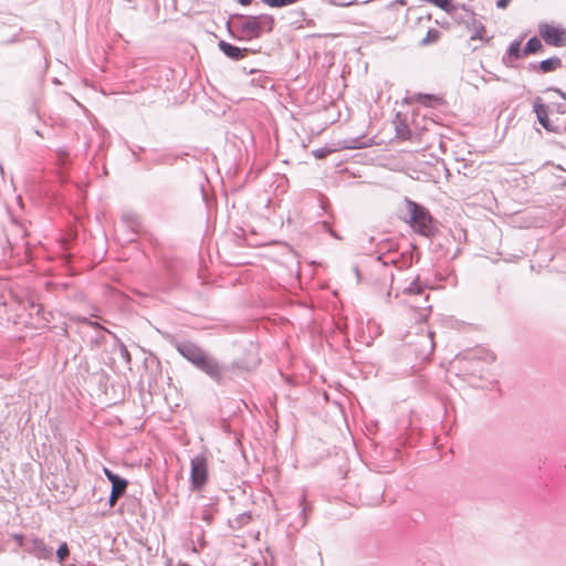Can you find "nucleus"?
Returning <instances> with one entry per match:
<instances>
[{"label":"nucleus","instance_id":"f257e3e1","mask_svg":"<svg viewBox=\"0 0 566 566\" xmlns=\"http://www.w3.org/2000/svg\"><path fill=\"white\" fill-rule=\"evenodd\" d=\"M403 220L418 233L430 237L434 232V223L429 210L415 201L406 200Z\"/></svg>","mask_w":566,"mask_h":566},{"label":"nucleus","instance_id":"f03ea898","mask_svg":"<svg viewBox=\"0 0 566 566\" xmlns=\"http://www.w3.org/2000/svg\"><path fill=\"white\" fill-rule=\"evenodd\" d=\"M273 27L271 17H247L240 22V39L252 40L259 38L263 32H270Z\"/></svg>","mask_w":566,"mask_h":566},{"label":"nucleus","instance_id":"7ed1b4c3","mask_svg":"<svg viewBox=\"0 0 566 566\" xmlns=\"http://www.w3.org/2000/svg\"><path fill=\"white\" fill-rule=\"evenodd\" d=\"M190 484L195 491L201 490L208 482V458L203 454L193 457L190 461Z\"/></svg>","mask_w":566,"mask_h":566},{"label":"nucleus","instance_id":"20e7f679","mask_svg":"<svg viewBox=\"0 0 566 566\" xmlns=\"http://www.w3.org/2000/svg\"><path fill=\"white\" fill-rule=\"evenodd\" d=\"M538 33L543 41L554 48L566 46V28L553 23H539Z\"/></svg>","mask_w":566,"mask_h":566},{"label":"nucleus","instance_id":"39448f33","mask_svg":"<svg viewBox=\"0 0 566 566\" xmlns=\"http://www.w3.org/2000/svg\"><path fill=\"white\" fill-rule=\"evenodd\" d=\"M103 472H104L106 478L112 483V492H111V496H109V505L114 506L116 504L117 500L125 493V491L127 489V485H128V482L125 479H123V478L118 476L117 474L113 473L107 468H104Z\"/></svg>","mask_w":566,"mask_h":566},{"label":"nucleus","instance_id":"423d86ee","mask_svg":"<svg viewBox=\"0 0 566 566\" xmlns=\"http://www.w3.org/2000/svg\"><path fill=\"white\" fill-rule=\"evenodd\" d=\"M533 107L539 124L548 132H557V127L554 126L548 118L547 106L541 98L534 101Z\"/></svg>","mask_w":566,"mask_h":566},{"label":"nucleus","instance_id":"0eeeda50","mask_svg":"<svg viewBox=\"0 0 566 566\" xmlns=\"http://www.w3.org/2000/svg\"><path fill=\"white\" fill-rule=\"evenodd\" d=\"M179 353L197 367L203 361L207 355L197 346L185 345L178 348Z\"/></svg>","mask_w":566,"mask_h":566},{"label":"nucleus","instance_id":"6e6552de","mask_svg":"<svg viewBox=\"0 0 566 566\" xmlns=\"http://www.w3.org/2000/svg\"><path fill=\"white\" fill-rule=\"evenodd\" d=\"M411 102L423 105L424 107L434 108L444 103L443 98L432 94H416L411 96Z\"/></svg>","mask_w":566,"mask_h":566},{"label":"nucleus","instance_id":"1a4fd4ad","mask_svg":"<svg viewBox=\"0 0 566 566\" xmlns=\"http://www.w3.org/2000/svg\"><path fill=\"white\" fill-rule=\"evenodd\" d=\"M199 368L217 381L221 379V368L214 359L207 356L200 364Z\"/></svg>","mask_w":566,"mask_h":566},{"label":"nucleus","instance_id":"9d476101","mask_svg":"<svg viewBox=\"0 0 566 566\" xmlns=\"http://www.w3.org/2000/svg\"><path fill=\"white\" fill-rule=\"evenodd\" d=\"M219 48L227 56L233 60H241L247 55V49H240L226 41H220Z\"/></svg>","mask_w":566,"mask_h":566},{"label":"nucleus","instance_id":"9b49d317","mask_svg":"<svg viewBox=\"0 0 566 566\" xmlns=\"http://www.w3.org/2000/svg\"><path fill=\"white\" fill-rule=\"evenodd\" d=\"M562 66V60L557 56H553L542 61L538 69L542 73H549L560 69Z\"/></svg>","mask_w":566,"mask_h":566},{"label":"nucleus","instance_id":"f8f14e48","mask_svg":"<svg viewBox=\"0 0 566 566\" xmlns=\"http://www.w3.org/2000/svg\"><path fill=\"white\" fill-rule=\"evenodd\" d=\"M542 51H543V44H542L541 40L537 39L536 36H533L527 41L523 53H524V55H530V54H534V53L542 52Z\"/></svg>","mask_w":566,"mask_h":566},{"label":"nucleus","instance_id":"ddd939ff","mask_svg":"<svg viewBox=\"0 0 566 566\" xmlns=\"http://www.w3.org/2000/svg\"><path fill=\"white\" fill-rule=\"evenodd\" d=\"M441 32L438 29H430L426 36L422 39L421 43L423 45H429L437 43L440 40Z\"/></svg>","mask_w":566,"mask_h":566},{"label":"nucleus","instance_id":"4468645a","mask_svg":"<svg viewBox=\"0 0 566 566\" xmlns=\"http://www.w3.org/2000/svg\"><path fill=\"white\" fill-rule=\"evenodd\" d=\"M521 57V41L511 43L507 52V59L515 61Z\"/></svg>","mask_w":566,"mask_h":566},{"label":"nucleus","instance_id":"2eb2a0df","mask_svg":"<svg viewBox=\"0 0 566 566\" xmlns=\"http://www.w3.org/2000/svg\"><path fill=\"white\" fill-rule=\"evenodd\" d=\"M472 40H481V41H488L486 38V30L485 27L482 23H478L474 25L473 34L471 35Z\"/></svg>","mask_w":566,"mask_h":566},{"label":"nucleus","instance_id":"dca6fc26","mask_svg":"<svg viewBox=\"0 0 566 566\" xmlns=\"http://www.w3.org/2000/svg\"><path fill=\"white\" fill-rule=\"evenodd\" d=\"M56 554H57L60 562H63L70 555L67 544L66 543L61 544Z\"/></svg>","mask_w":566,"mask_h":566},{"label":"nucleus","instance_id":"f3484780","mask_svg":"<svg viewBox=\"0 0 566 566\" xmlns=\"http://www.w3.org/2000/svg\"><path fill=\"white\" fill-rule=\"evenodd\" d=\"M418 310L420 311L421 318H426L430 313V306L418 307Z\"/></svg>","mask_w":566,"mask_h":566},{"label":"nucleus","instance_id":"a211bd4d","mask_svg":"<svg viewBox=\"0 0 566 566\" xmlns=\"http://www.w3.org/2000/svg\"><path fill=\"white\" fill-rule=\"evenodd\" d=\"M405 293H410L413 294L415 296H418L422 293V290L420 287H416L415 290L410 287L406 290Z\"/></svg>","mask_w":566,"mask_h":566},{"label":"nucleus","instance_id":"6ab92c4d","mask_svg":"<svg viewBox=\"0 0 566 566\" xmlns=\"http://www.w3.org/2000/svg\"><path fill=\"white\" fill-rule=\"evenodd\" d=\"M510 2L511 0H497L496 6L500 9H505Z\"/></svg>","mask_w":566,"mask_h":566},{"label":"nucleus","instance_id":"aec40b11","mask_svg":"<svg viewBox=\"0 0 566 566\" xmlns=\"http://www.w3.org/2000/svg\"><path fill=\"white\" fill-rule=\"evenodd\" d=\"M14 539H15L20 545H22V542H23V536H22V535H14Z\"/></svg>","mask_w":566,"mask_h":566},{"label":"nucleus","instance_id":"412c9836","mask_svg":"<svg viewBox=\"0 0 566 566\" xmlns=\"http://www.w3.org/2000/svg\"><path fill=\"white\" fill-rule=\"evenodd\" d=\"M555 92L558 93L564 99H566V94L563 91L556 88Z\"/></svg>","mask_w":566,"mask_h":566},{"label":"nucleus","instance_id":"4be33fe9","mask_svg":"<svg viewBox=\"0 0 566 566\" xmlns=\"http://www.w3.org/2000/svg\"><path fill=\"white\" fill-rule=\"evenodd\" d=\"M240 3L247 6V4H250L252 0H239Z\"/></svg>","mask_w":566,"mask_h":566},{"label":"nucleus","instance_id":"5701e85b","mask_svg":"<svg viewBox=\"0 0 566 566\" xmlns=\"http://www.w3.org/2000/svg\"><path fill=\"white\" fill-rule=\"evenodd\" d=\"M408 304L413 308L416 307L417 301H409Z\"/></svg>","mask_w":566,"mask_h":566},{"label":"nucleus","instance_id":"b1692460","mask_svg":"<svg viewBox=\"0 0 566 566\" xmlns=\"http://www.w3.org/2000/svg\"><path fill=\"white\" fill-rule=\"evenodd\" d=\"M400 136H401V138H402V139H407V138H408V136H409V132L407 130V132H406V134L400 135Z\"/></svg>","mask_w":566,"mask_h":566},{"label":"nucleus","instance_id":"393cba45","mask_svg":"<svg viewBox=\"0 0 566 566\" xmlns=\"http://www.w3.org/2000/svg\"><path fill=\"white\" fill-rule=\"evenodd\" d=\"M423 301H424L426 304L428 303V295L424 296Z\"/></svg>","mask_w":566,"mask_h":566}]
</instances>
